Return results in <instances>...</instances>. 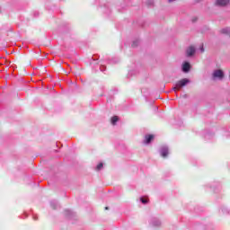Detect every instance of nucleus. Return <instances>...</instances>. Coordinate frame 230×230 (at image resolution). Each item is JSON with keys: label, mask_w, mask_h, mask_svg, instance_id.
I'll list each match as a JSON object with an SVG mask.
<instances>
[{"label": "nucleus", "mask_w": 230, "mask_h": 230, "mask_svg": "<svg viewBox=\"0 0 230 230\" xmlns=\"http://www.w3.org/2000/svg\"><path fill=\"white\" fill-rule=\"evenodd\" d=\"M200 51H201V53H204V46H202V47L200 48Z\"/></svg>", "instance_id": "obj_13"}, {"label": "nucleus", "mask_w": 230, "mask_h": 230, "mask_svg": "<svg viewBox=\"0 0 230 230\" xmlns=\"http://www.w3.org/2000/svg\"><path fill=\"white\" fill-rule=\"evenodd\" d=\"M101 168H103V164L101 163L97 165V170H100Z\"/></svg>", "instance_id": "obj_12"}, {"label": "nucleus", "mask_w": 230, "mask_h": 230, "mask_svg": "<svg viewBox=\"0 0 230 230\" xmlns=\"http://www.w3.org/2000/svg\"><path fill=\"white\" fill-rule=\"evenodd\" d=\"M212 78L213 80H223L224 79V71L217 69V70H214L213 74H212Z\"/></svg>", "instance_id": "obj_2"}, {"label": "nucleus", "mask_w": 230, "mask_h": 230, "mask_svg": "<svg viewBox=\"0 0 230 230\" xmlns=\"http://www.w3.org/2000/svg\"><path fill=\"white\" fill-rule=\"evenodd\" d=\"M161 155H162V157H168V148L164 147L161 150Z\"/></svg>", "instance_id": "obj_6"}, {"label": "nucleus", "mask_w": 230, "mask_h": 230, "mask_svg": "<svg viewBox=\"0 0 230 230\" xmlns=\"http://www.w3.org/2000/svg\"><path fill=\"white\" fill-rule=\"evenodd\" d=\"M137 44H139V41H134L132 44V48H137Z\"/></svg>", "instance_id": "obj_11"}, {"label": "nucleus", "mask_w": 230, "mask_h": 230, "mask_svg": "<svg viewBox=\"0 0 230 230\" xmlns=\"http://www.w3.org/2000/svg\"><path fill=\"white\" fill-rule=\"evenodd\" d=\"M190 67H191V66L190 65V63H188V62L184 63L183 66H182L183 73H189Z\"/></svg>", "instance_id": "obj_5"}, {"label": "nucleus", "mask_w": 230, "mask_h": 230, "mask_svg": "<svg viewBox=\"0 0 230 230\" xmlns=\"http://www.w3.org/2000/svg\"><path fill=\"white\" fill-rule=\"evenodd\" d=\"M152 139H154V135L146 136V143L147 145H148V143H151Z\"/></svg>", "instance_id": "obj_8"}, {"label": "nucleus", "mask_w": 230, "mask_h": 230, "mask_svg": "<svg viewBox=\"0 0 230 230\" xmlns=\"http://www.w3.org/2000/svg\"><path fill=\"white\" fill-rule=\"evenodd\" d=\"M105 209H109V207H105Z\"/></svg>", "instance_id": "obj_14"}, {"label": "nucleus", "mask_w": 230, "mask_h": 230, "mask_svg": "<svg viewBox=\"0 0 230 230\" xmlns=\"http://www.w3.org/2000/svg\"><path fill=\"white\" fill-rule=\"evenodd\" d=\"M187 57H193V55H195V47L190 46L187 49Z\"/></svg>", "instance_id": "obj_4"}, {"label": "nucleus", "mask_w": 230, "mask_h": 230, "mask_svg": "<svg viewBox=\"0 0 230 230\" xmlns=\"http://www.w3.org/2000/svg\"><path fill=\"white\" fill-rule=\"evenodd\" d=\"M169 1H173V0H169Z\"/></svg>", "instance_id": "obj_15"}, {"label": "nucleus", "mask_w": 230, "mask_h": 230, "mask_svg": "<svg viewBox=\"0 0 230 230\" xmlns=\"http://www.w3.org/2000/svg\"><path fill=\"white\" fill-rule=\"evenodd\" d=\"M229 4V0H217L216 4L217 6H227Z\"/></svg>", "instance_id": "obj_3"}, {"label": "nucleus", "mask_w": 230, "mask_h": 230, "mask_svg": "<svg viewBox=\"0 0 230 230\" xmlns=\"http://www.w3.org/2000/svg\"><path fill=\"white\" fill-rule=\"evenodd\" d=\"M221 33H224V34H227V33H230V30L229 29H223L221 30Z\"/></svg>", "instance_id": "obj_9"}, {"label": "nucleus", "mask_w": 230, "mask_h": 230, "mask_svg": "<svg viewBox=\"0 0 230 230\" xmlns=\"http://www.w3.org/2000/svg\"><path fill=\"white\" fill-rule=\"evenodd\" d=\"M190 84V79L188 78H183L175 84V87L173 88V91H180L182 89V87H186Z\"/></svg>", "instance_id": "obj_1"}, {"label": "nucleus", "mask_w": 230, "mask_h": 230, "mask_svg": "<svg viewBox=\"0 0 230 230\" xmlns=\"http://www.w3.org/2000/svg\"><path fill=\"white\" fill-rule=\"evenodd\" d=\"M142 204H148V199H145V198H141L140 199Z\"/></svg>", "instance_id": "obj_10"}, {"label": "nucleus", "mask_w": 230, "mask_h": 230, "mask_svg": "<svg viewBox=\"0 0 230 230\" xmlns=\"http://www.w3.org/2000/svg\"><path fill=\"white\" fill-rule=\"evenodd\" d=\"M119 121V118L118 116H113L111 119V125H116Z\"/></svg>", "instance_id": "obj_7"}]
</instances>
